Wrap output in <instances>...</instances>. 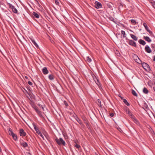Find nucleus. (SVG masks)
<instances>
[{"mask_svg":"<svg viewBox=\"0 0 155 155\" xmlns=\"http://www.w3.org/2000/svg\"><path fill=\"white\" fill-rule=\"evenodd\" d=\"M55 140L56 141L57 143L59 145H62L64 146H65L66 145L65 142L61 138H58L56 137L55 138Z\"/></svg>","mask_w":155,"mask_h":155,"instance_id":"1","label":"nucleus"},{"mask_svg":"<svg viewBox=\"0 0 155 155\" xmlns=\"http://www.w3.org/2000/svg\"><path fill=\"white\" fill-rule=\"evenodd\" d=\"M142 65L143 67L145 70H149L150 69L149 65L146 63L143 62L142 63Z\"/></svg>","mask_w":155,"mask_h":155,"instance_id":"2","label":"nucleus"},{"mask_svg":"<svg viewBox=\"0 0 155 155\" xmlns=\"http://www.w3.org/2000/svg\"><path fill=\"white\" fill-rule=\"evenodd\" d=\"M8 7L9 8L12 9V12L15 13H17L18 11L17 9L14 7V6L12 5L11 4L8 3Z\"/></svg>","mask_w":155,"mask_h":155,"instance_id":"3","label":"nucleus"},{"mask_svg":"<svg viewBox=\"0 0 155 155\" xmlns=\"http://www.w3.org/2000/svg\"><path fill=\"white\" fill-rule=\"evenodd\" d=\"M95 7L97 9L101 8H102V5L101 3L96 1L95 3Z\"/></svg>","mask_w":155,"mask_h":155,"instance_id":"4","label":"nucleus"},{"mask_svg":"<svg viewBox=\"0 0 155 155\" xmlns=\"http://www.w3.org/2000/svg\"><path fill=\"white\" fill-rule=\"evenodd\" d=\"M19 134L21 136L25 137L26 135V133L22 129H20L19 130Z\"/></svg>","mask_w":155,"mask_h":155,"instance_id":"5","label":"nucleus"},{"mask_svg":"<svg viewBox=\"0 0 155 155\" xmlns=\"http://www.w3.org/2000/svg\"><path fill=\"white\" fill-rule=\"evenodd\" d=\"M34 109L35 111L37 112L38 115L41 117H42V114L41 112L38 110V107L37 106L36 107H35Z\"/></svg>","mask_w":155,"mask_h":155,"instance_id":"6","label":"nucleus"},{"mask_svg":"<svg viewBox=\"0 0 155 155\" xmlns=\"http://www.w3.org/2000/svg\"><path fill=\"white\" fill-rule=\"evenodd\" d=\"M145 50L147 53H150L151 52V50L150 47L147 45L145 47Z\"/></svg>","mask_w":155,"mask_h":155,"instance_id":"7","label":"nucleus"},{"mask_svg":"<svg viewBox=\"0 0 155 155\" xmlns=\"http://www.w3.org/2000/svg\"><path fill=\"white\" fill-rule=\"evenodd\" d=\"M143 25L144 27L146 29V30L150 34H151L152 33V31H150L148 27L147 24L145 23H143Z\"/></svg>","mask_w":155,"mask_h":155,"instance_id":"8","label":"nucleus"},{"mask_svg":"<svg viewBox=\"0 0 155 155\" xmlns=\"http://www.w3.org/2000/svg\"><path fill=\"white\" fill-rule=\"evenodd\" d=\"M129 45L132 46L136 47L137 46L136 43L132 40H129Z\"/></svg>","mask_w":155,"mask_h":155,"instance_id":"9","label":"nucleus"},{"mask_svg":"<svg viewBox=\"0 0 155 155\" xmlns=\"http://www.w3.org/2000/svg\"><path fill=\"white\" fill-rule=\"evenodd\" d=\"M34 128L35 130L36 131V133L39 135V134H40L41 132L39 130V129L38 128V127L36 126L35 124H33Z\"/></svg>","mask_w":155,"mask_h":155,"instance_id":"10","label":"nucleus"},{"mask_svg":"<svg viewBox=\"0 0 155 155\" xmlns=\"http://www.w3.org/2000/svg\"><path fill=\"white\" fill-rule=\"evenodd\" d=\"M76 120L79 123V124L82 126H83L84 125L82 123L81 120L76 115L74 116Z\"/></svg>","mask_w":155,"mask_h":155,"instance_id":"11","label":"nucleus"},{"mask_svg":"<svg viewBox=\"0 0 155 155\" xmlns=\"http://www.w3.org/2000/svg\"><path fill=\"white\" fill-rule=\"evenodd\" d=\"M112 3L109 2H106L105 3V5L107 6V8L111 9L112 8Z\"/></svg>","mask_w":155,"mask_h":155,"instance_id":"12","label":"nucleus"},{"mask_svg":"<svg viewBox=\"0 0 155 155\" xmlns=\"http://www.w3.org/2000/svg\"><path fill=\"white\" fill-rule=\"evenodd\" d=\"M42 71L44 74H48L49 72L46 67H44L42 70Z\"/></svg>","mask_w":155,"mask_h":155,"instance_id":"13","label":"nucleus"},{"mask_svg":"<svg viewBox=\"0 0 155 155\" xmlns=\"http://www.w3.org/2000/svg\"><path fill=\"white\" fill-rule=\"evenodd\" d=\"M130 35L131 38L134 41H137L138 40V38L135 35L132 34H130Z\"/></svg>","mask_w":155,"mask_h":155,"instance_id":"14","label":"nucleus"},{"mask_svg":"<svg viewBox=\"0 0 155 155\" xmlns=\"http://www.w3.org/2000/svg\"><path fill=\"white\" fill-rule=\"evenodd\" d=\"M143 38L145 39V41H147L148 42H150L151 41V39L148 36H145L143 37Z\"/></svg>","mask_w":155,"mask_h":155,"instance_id":"15","label":"nucleus"},{"mask_svg":"<svg viewBox=\"0 0 155 155\" xmlns=\"http://www.w3.org/2000/svg\"><path fill=\"white\" fill-rule=\"evenodd\" d=\"M139 43L143 45H144L146 44V42L143 40L140 39L138 41Z\"/></svg>","mask_w":155,"mask_h":155,"instance_id":"16","label":"nucleus"},{"mask_svg":"<svg viewBox=\"0 0 155 155\" xmlns=\"http://www.w3.org/2000/svg\"><path fill=\"white\" fill-rule=\"evenodd\" d=\"M21 145L24 147H25L28 146V144L24 141L21 143Z\"/></svg>","mask_w":155,"mask_h":155,"instance_id":"17","label":"nucleus"},{"mask_svg":"<svg viewBox=\"0 0 155 155\" xmlns=\"http://www.w3.org/2000/svg\"><path fill=\"white\" fill-rule=\"evenodd\" d=\"M32 15L34 16V17H35L37 18H39V15L36 12H33L32 13Z\"/></svg>","mask_w":155,"mask_h":155,"instance_id":"18","label":"nucleus"},{"mask_svg":"<svg viewBox=\"0 0 155 155\" xmlns=\"http://www.w3.org/2000/svg\"><path fill=\"white\" fill-rule=\"evenodd\" d=\"M143 93L145 94H147L149 92L148 90L146 87H145L143 88Z\"/></svg>","mask_w":155,"mask_h":155,"instance_id":"19","label":"nucleus"},{"mask_svg":"<svg viewBox=\"0 0 155 155\" xmlns=\"http://www.w3.org/2000/svg\"><path fill=\"white\" fill-rule=\"evenodd\" d=\"M31 40L32 42V43L35 45L36 47H37V48H38V46L37 44V43H36V42L33 39H31Z\"/></svg>","mask_w":155,"mask_h":155,"instance_id":"20","label":"nucleus"},{"mask_svg":"<svg viewBox=\"0 0 155 155\" xmlns=\"http://www.w3.org/2000/svg\"><path fill=\"white\" fill-rule=\"evenodd\" d=\"M151 47L153 51V52H155V45L154 44H152L151 45Z\"/></svg>","mask_w":155,"mask_h":155,"instance_id":"21","label":"nucleus"},{"mask_svg":"<svg viewBox=\"0 0 155 155\" xmlns=\"http://www.w3.org/2000/svg\"><path fill=\"white\" fill-rule=\"evenodd\" d=\"M132 120L137 125L139 124V121L135 118H133V119Z\"/></svg>","mask_w":155,"mask_h":155,"instance_id":"22","label":"nucleus"},{"mask_svg":"<svg viewBox=\"0 0 155 155\" xmlns=\"http://www.w3.org/2000/svg\"><path fill=\"white\" fill-rule=\"evenodd\" d=\"M83 119L84 123L86 124L87 126L88 127V123L87 120L85 118H83Z\"/></svg>","mask_w":155,"mask_h":155,"instance_id":"23","label":"nucleus"},{"mask_svg":"<svg viewBox=\"0 0 155 155\" xmlns=\"http://www.w3.org/2000/svg\"><path fill=\"white\" fill-rule=\"evenodd\" d=\"M48 78L50 80H52L54 79V76L52 74H50L48 76Z\"/></svg>","mask_w":155,"mask_h":155,"instance_id":"24","label":"nucleus"},{"mask_svg":"<svg viewBox=\"0 0 155 155\" xmlns=\"http://www.w3.org/2000/svg\"><path fill=\"white\" fill-rule=\"evenodd\" d=\"M97 104L98 105V106L100 107H101L102 105L101 104V101L100 99H98L97 100Z\"/></svg>","mask_w":155,"mask_h":155,"instance_id":"25","label":"nucleus"},{"mask_svg":"<svg viewBox=\"0 0 155 155\" xmlns=\"http://www.w3.org/2000/svg\"><path fill=\"white\" fill-rule=\"evenodd\" d=\"M11 136H12L13 139L15 140H16L17 139V135L13 133Z\"/></svg>","mask_w":155,"mask_h":155,"instance_id":"26","label":"nucleus"},{"mask_svg":"<svg viewBox=\"0 0 155 155\" xmlns=\"http://www.w3.org/2000/svg\"><path fill=\"white\" fill-rule=\"evenodd\" d=\"M123 102L127 106H129L130 105L129 103L127 102V100L126 99H123Z\"/></svg>","mask_w":155,"mask_h":155,"instance_id":"27","label":"nucleus"},{"mask_svg":"<svg viewBox=\"0 0 155 155\" xmlns=\"http://www.w3.org/2000/svg\"><path fill=\"white\" fill-rule=\"evenodd\" d=\"M95 82L99 87H100L101 86V85L99 82V81L98 79H97Z\"/></svg>","mask_w":155,"mask_h":155,"instance_id":"28","label":"nucleus"},{"mask_svg":"<svg viewBox=\"0 0 155 155\" xmlns=\"http://www.w3.org/2000/svg\"><path fill=\"white\" fill-rule=\"evenodd\" d=\"M121 34L123 35V37L124 38H125L126 37V34L124 31L122 30L121 31Z\"/></svg>","mask_w":155,"mask_h":155,"instance_id":"29","label":"nucleus"},{"mask_svg":"<svg viewBox=\"0 0 155 155\" xmlns=\"http://www.w3.org/2000/svg\"><path fill=\"white\" fill-rule=\"evenodd\" d=\"M8 133L10 135H11L14 133L13 132L11 128H9L8 130Z\"/></svg>","mask_w":155,"mask_h":155,"instance_id":"30","label":"nucleus"},{"mask_svg":"<svg viewBox=\"0 0 155 155\" xmlns=\"http://www.w3.org/2000/svg\"><path fill=\"white\" fill-rule=\"evenodd\" d=\"M132 93L135 96H137V94L134 90H133L132 91Z\"/></svg>","mask_w":155,"mask_h":155,"instance_id":"31","label":"nucleus"},{"mask_svg":"<svg viewBox=\"0 0 155 155\" xmlns=\"http://www.w3.org/2000/svg\"><path fill=\"white\" fill-rule=\"evenodd\" d=\"M86 61L88 62H90L91 61V59L89 57H86Z\"/></svg>","mask_w":155,"mask_h":155,"instance_id":"32","label":"nucleus"},{"mask_svg":"<svg viewBox=\"0 0 155 155\" xmlns=\"http://www.w3.org/2000/svg\"><path fill=\"white\" fill-rule=\"evenodd\" d=\"M131 23L133 25H135L136 23V21L134 19L131 20Z\"/></svg>","mask_w":155,"mask_h":155,"instance_id":"33","label":"nucleus"},{"mask_svg":"<svg viewBox=\"0 0 155 155\" xmlns=\"http://www.w3.org/2000/svg\"><path fill=\"white\" fill-rule=\"evenodd\" d=\"M126 112V113L129 115V116H130L131 114H132V113L129 110H127Z\"/></svg>","mask_w":155,"mask_h":155,"instance_id":"34","label":"nucleus"},{"mask_svg":"<svg viewBox=\"0 0 155 155\" xmlns=\"http://www.w3.org/2000/svg\"><path fill=\"white\" fill-rule=\"evenodd\" d=\"M92 77H93V78L94 80V81H95L97 80V79L94 75L93 74V75H92Z\"/></svg>","mask_w":155,"mask_h":155,"instance_id":"35","label":"nucleus"},{"mask_svg":"<svg viewBox=\"0 0 155 155\" xmlns=\"http://www.w3.org/2000/svg\"><path fill=\"white\" fill-rule=\"evenodd\" d=\"M143 106L145 108V109H147L148 108V105L146 103H144V104L143 105Z\"/></svg>","mask_w":155,"mask_h":155,"instance_id":"36","label":"nucleus"},{"mask_svg":"<svg viewBox=\"0 0 155 155\" xmlns=\"http://www.w3.org/2000/svg\"><path fill=\"white\" fill-rule=\"evenodd\" d=\"M74 146L78 149H79L81 147L80 146L77 144H76Z\"/></svg>","mask_w":155,"mask_h":155,"instance_id":"37","label":"nucleus"},{"mask_svg":"<svg viewBox=\"0 0 155 155\" xmlns=\"http://www.w3.org/2000/svg\"><path fill=\"white\" fill-rule=\"evenodd\" d=\"M130 117L131 118L132 120L133 119V118H134L135 117L134 116V115H133L132 114H131L130 116Z\"/></svg>","mask_w":155,"mask_h":155,"instance_id":"38","label":"nucleus"},{"mask_svg":"<svg viewBox=\"0 0 155 155\" xmlns=\"http://www.w3.org/2000/svg\"><path fill=\"white\" fill-rule=\"evenodd\" d=\"M151 4L153 6V8L155 9V2H152Z\"/></svg>","mask_w":155,"mask_h":155,"instance_id":"39","label":"nucleus"},{"mask_svg":"<svg viewBox=\"0 0 155 155\" xmlns=\"http://www.w3.org/2000/svg\"><path fill=\"white\" fill-rule=\"evenodd\" d=\"M55 3L57 5H58L59 4V2H58V0L55 1Z\"/></svg>","mask_w":155,"mask_h":155,"instance_id":"40","label":"nucleus"},{"mask_svg":"<svg viewBox=\"0 0 155 155\" xmlns=\"http://www.w3.org/2000/svg\"><path fill=\"white\" fill-rule=\"evenodd\" d=\"M28 84L30 85H32V83L30 81H28Z\"/></svg>","mask_w":155,"mask_h":155,"instance_id":"41","label":"nucleus"},{"mask_svg":"<svg viewBox=\"0 0 155 155\" xmlns=\"http://www.w3.org/2000/svg\"><path fill=\"white\" fill-rule=\"evenodd\" d=\"M39 135L43 139H44V137L42 135L41 133L40 134H39Z\"/></svg>","mask_w":155,"mask_h":155,"instance_id":"42","label":"nucleus"},{"mask_svg":"<svg viewBox=\"0 0 155 155\" xmlns=\"http://www.w3.org/2000/svg\"><path fill=\"white\" fill-rule=\"evenodd\" d=\"M110 115L111 117H113L114 116V114L113 113H110Z\"/></svg>","mask_w":155,"mask_h":155,"instance_id":"43","label":"nucleus"},{"mask_svg":"<svg viewBox=\"0 0 155 155\" xmlns=\"http://www.w3.org/2000/svg\"><path fill=\"white\" fill-rule=\"evenodd\" d=\"M40 107H41V108L42 109V110L43 111H44L45 110L44 109V107L42 105Z\"/></svg>","mask_w":155,"mask_h":155,"instance_id":"44","label":"nucleus"},{"mask_svg":"<svg viewBox=\"0 0 155 155\" xmlns=\"http://www.w3.org/2000/svg\"><path fill=\"white\" fill-rule=\"evenodd\" d=\"M32 107L34 109L35 107H36V106H35L34 104H33L32 105Z\"/></svg>","mask_w":155,"mask_h":155,"instance_id":"45","label":"nucleus"},{"mask_svg":"<svg viewBox=\"0 0 155 155\" xmlns=\"http://www.w3.org/2000/svg\"><path fill=\"white\" fill-rule=\"evenodd\" d=\"M64 104H65V105H66V106H68V105L66 101H65L64 102Z\"/></svg>","mask_w":155,"mask_h":155,"instance_id":"46","label":"nucleus"},{"mask_svg":"<svg viewBox=\"0 0 155 155\" xmlns=\"http://www.w3.org/2000/svg\"><path fill=\"white\" fill-rule=\"evenodd\" d=\"M154 86L153 87V89L154 91L155 92V83H154Z\"/></svg>","mask_w":155,"mask_h":155,"instance_id":"47","label":"nucleus"},{"mask_svg":"<svg viewBox=\"0 0 155 155\" xmlns=\"http://www.w3.org/2000/svg\"><path fill=\"white\" fill-rule=\"evenodd\" d=\"M150 84L151 85H152V83L151 81H149L148 82V84L150 85Z\"/></svg>","mask_w":155,"mask_h":155,"instance_id":"48","label":"nucleus"},{"mask_svg":"<svg viewBox=\"0 0 155 155\" xmlns=\"http://www.w3.org/2000/svg\"><path fill=\"white\" fill-rule=\"evenodd\" d=\"M64 136L65 138H67V135H64Z\"/></svg>","mask_w":155,"mask_h":155,"instance_id":"49","label":"nucleus"},{"mask_svg":"<svg viewBox=\"0 0 155 155\" xmlns=\"http://www.w3.org/2000/svg\"><path fill=\"white\" fill-rule=\"evenodd\" d=\"M38 105L39 106V107H41V106H42L40 104H38Z\"/></svg>","mask_w":155,"mask_h":155,"instance_id":"50","label":"nucleus"},{"mask_svg":"<svg viewBox=\"0 0 155 155\" xmlns=\"http://www.w3.org/2000/svg\"><path fill=\"white\" fill-rule=\"evenodd\" d=\"M153 61H155V56H154V58L153 59Z\"/></svg>","mask_w":155,"mask_h":155,"instance_id":"51","label":"nucleus"},{"mask_svg":"<svg viewBox=\"0 0 155 155\" xmlns=\"http://www.w3.org/2000/svg\"><path fill=\"white\" fill-rule=\"evenodd\" d=\"M28 155H31V154L30 153H28Z\"/></svg>","mask_w":155,"mask_h":155,"instance_id":"52","label":"nucleus"},{"mask_svg":"<svg viewBox=\"0 0 155 155\" xmlns=\"http://www.w3.org/2000/svg\"><path fill=\"white\" fill-rule=\"evenodd\" d=\"M120 97V98L122 99H123V97Z\"/></svg>","mask_w":155,"mask_h":155,"instance_id":"53","label":"nucleus"},{"mask_svg":"<svg viewBox=\"0 0 155 155\" xmlns=\"http://www.w3.org/2000/svg\"><path fill=\"white\" fill-rule=\"evenodd\" d=\"M112 19H113V20H114V19L113 18H111V20H112Z\"/></svg>","mask_w":155,"mask_h":155,"instance_id":"54","label":"nucleus"},{"mask_svg":"<svg viewBox=\"0 0 155 155\" xmlns=\"http://www.w3.org/2000/svg\"><path fill=\"white\" fill-rule=\"evenodd\" d=\"M52 41H53V40H52V41H51V42H52Z\"/></svg>","mask_w":155,"mask_h":155,"instance_id":"55","label":"nucleus"}]
</instances>
